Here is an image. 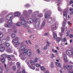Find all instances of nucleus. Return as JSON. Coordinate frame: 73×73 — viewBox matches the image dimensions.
Here are the masks:
<instances>
[{
	"instance_id": "f257e3e1",
	"label": "nucleus",
	"mask_w": 73,
	"mask_h": 73,
	"mask_svg": "<svg viewBox=\"0 0 73 73\" xmlns=\"http://www.w3.org/2000/svg\"><path fill=\"white\" fill-rule=\"evenodd\" d=\"M27 55L29 56H31L32 54V53L31 50L29 49L28 50H27V49H25L23 51V54L24 55H27Z\"/></svg>"
},
{
	"instance_id": "f03ea898",
	"label": "nucleus",
	"mask_w": 73,
	"mask_h": 73,
	"mask_svg": "<svg viewBox=\"0 0 73 73\" xmlns=\"http://www.w3.org/2000/svg\"><path fill=\"white\" fill-rule=\"evenodd\" d=\"M18 38L17 37H15V38L13 40V41L15 43L14 44V45L15 46H17V45L20 44V43L18 42L19 40H17Z\"/></svg>"
},
{
	"instance_id": "7ed1b4c3",
	"label": "nucleus",
	"mask_w": 73,
	"mask_h": 73,
	"mask_svg": "<svg viewBox=\"0 0 73 73\" xmlns=\"http://www.w3.org/2000/svg\"><path fill=\"white\" fill-rule=\"evenodd\" d=\"M7 23L8 24H5L4 26L5 27H7V28H9L11 27V24H12V21L11 20H9L7 21Z\"/></svg>"
},
{
	"instance_id": "20e7f679",
	"label": "nucleus",
	"mask_w": 73,
	"mask_h": 73,
	"mask_svg": "<svg viewBox=\"0 0 73 73\" xmlns=\"http://www.w3.org/2000/svg\"><path fill=\"white\" fill-rule=\"evenodd\" d=\"M12 18H13V15L12 14H9L8 16H7L6 17V19L7 20L12 19Z\"/></svg>"
},
{
	"instance_id": "39448f33",
	"label": "nucleus",
	"mask_w": 73,
	"mask_h": 73,
	"mask_svg": "<svg viewBox=\"0 0 73 73\" xmlns=\"http://www.w3.org/2000/svg\"><path fill=\"white\" fill-rule=\"evenodd\" d=\"M67 11L66 10H64V13H63V15L64 16V19H66L67 18Z\"/></svg>"
},
{
	"instance_id": "423d86ee",
	"label": "nucleus",
	"mask_w": 73,
	"mask_h": 73,
	"mask_svg": "<svg viewBox=\"0 0 73 73\" xmlns=\"http://www.w3.org/2000/svg\"><path fill=\"white\" fill-rule=\"evenodd\" d=\"M40 22L39 21L37 22L35 24L34 27L35 28H38L40 25Z\"/></svg>"
},
{
	"instance_id": "0eeeda50",
	"label": "nucleus",
	"mask_w": 73,
	"mask_h": 73,
	"mask_svg": "<svg viewBox=\"0 0 73 73\" xmlns=\"http://www.w3.org/2000/svg\"><path fill=\"white\" fill-rule=\"evenodd\" d=\"M66 53L68 55H69V56L72 55V51H71L70 50H68L66 51Z\"/></svg>"
},
{
	"instance_id": "6e6552de",
	"label": "nucleus",
	"mask_w": 73,
	"mask_h": 73,
	"mask_svg": "<svg viewBox=\"0 0 73 73\" xmlns=\"http://www.w3.org/2000/svg\"><path fill=\"white\" fill-rule=\"evenodd\" d=\"M21 14V13L19 12H17L14 14V16L16 17L17 16L19 17L20 15Z\"/></svg>"
},
{
	"instance_id": "1a4fd4ad",
	"label": "nucleus",
	"mask_w": 73,
	"mask_h": 73,
	"mask_svg": "<svg viewBox=\"0 0 73 73\" xmlns=\"http://www.w3.org/2000/svg\"><path fill=\"white\" fill-rule=\"evenodd\" d=\"M27 23H33V19H29L27 21Z\"/></svg>"
},
{
	"instance_id": "9d476101",
	"label": "nucleus",
	"mask_w": 73,
	"mask_h": 73,
	"mask_svg": "<svg viewBox=\"0 0 73 73\" xmlns=\"http://www.w3.org/2000/svg\"><path fill=\"white\" fill-rule=\"evenodd\" d=\"M8 55L6 54H3L1 55V57H2L3 58H6L7 57Z\"/></svg>"
},
{
	"instance_id": "9b49d317",
	"label": "nucleus",
	"mask_w": 73,
	"mask_h": 73,
	"mask_svg": "<svg viewBox=\"0 0 73 73\" xmlns=\"http://www.w3.org/2000/svg\"><path fill=\"white\" fill-rule=\"evenodd\" d=\"M25 48V45L22 46L20 48V50L21 51H23L24 50Z\"/></svg>"
},
{
	"instance_id": "f8f14e48",
	"label": "nucleus",
	"mask_w": 73,
	"mask_h": 73,
	"mask_svg": "<svg viewBox=\"0 0 73 73\" xmlns=\"http://www.w3.org/2000/svg\"><path fill=\"white\" fill-rule=\"evenodd\" d=\"M66 68L68 70H70L72 68V66L69 65V66H66Z\"/></svg>"
},
{
	"instance_id": "ddd939ff",
	"label": "nucleus",
	"mask_w": 73,
	"mask_h": 73,
	"mask_svg": "<svg viewBox=\"0 0 73 73\" xmlns=\"http://www.w3.org/2000/svg\"><path fill=\"white\" fill-rule=\"evenodd\" d=\"M49 16L50 15L49 13H46L45 14V18L47 19V18H48V17H49Z\"/></svg>"
},
{
	"instance_id": "4468645a",
	"label": "nucleus",
	"mask_w": 73,
	"mask_h": 73,
	"mask_svg": "<svg viewBox=\"0 0 73 73\" xmlns=\"http://www.w3.org/2000/svg\"><path fill=\"white\" fill-rule=\"evenodd\" d=\"M52 33L53 34V36H54V38L55 39L57 37V34L53 32H52Z\"/></svg>"
},
{
	"instance_id": "2eb2a0df",
	"label": "nucleus",
	"mask_w": 73,
	"mask_h": 73,
	"mask_svg": "<svg viewBox=\"0 0 73 73\" xmlns=\"http://www.w3.org/2000/svg\"><path fill=\"white\" fill-rule=\"evenodd\" d=\"M5 50V47H1L0 48V50L1 52H4Z\"/></svg>"
},
{
	"instance_id": "dca6fc26",
	"label": "nucleus",
	"mask_w": 73,
	"mask_h": 73,
	"mask_svg": "<svg viewBox=\"0 0 73 73\" xmlns=\"http://www.w3.org/2000/svg\"><path fill=\"white\" fill-rule=\"evenodd\" d=\"M57 26L55 25H54L53 26H52V28L53 30H54V29H56L57 28Z\"/></svg>"
},
{
	"instance_id": "f3484780",
	"label": "nucleus",
	"mask_w": 73,
	"mask_h": 73,
	"mask_svg": "<svg viewBox=\"0 0 73 73\" xmlns=\"http://www.w3.org/2000/svg\"><path fill=\"white\" fill-rule=\"evenodd\" d=\"M5 47H9L10 46V43H7L5 44Z\"/></svg>"
},
{
	"instance_id": "a211bd4d",
	"label": "nucleus",
	"mask_w": 73,
	"mask_h": 73,
	"mask_svg": "<svg viewBox=\"0 0 73 73\" xmlns=\"http://www.w3.org/2000/svg\"><path fill=\"white\" fill-rule=\"evenodd\" d=\"M21 23L22 25H25L27 23V22H26L25 21H24V20L22 21Z\"/></svg>"
},
{
	"instance_id": "6ab92c4d",
	"label": "nucleus",
	"mask_w": 73,
	"mask_h": 73,
	"mask_svg": "<svg viewBox=\"0 0 73 73\" xmlns=\"http://www.w3.org/2000/svg\"><path fill=\"white\" fill-rule=\"evenodd\" d=\"M6 40V41H9L10 40V37L9 36H7L6 38V39H5Z\"/></svg>"
},
{
	"instance_id": "aec40b11",
	"label": "nucleus",
	"mask_w": 73,
	"mask_h": 73,
	"mask_svg": "<svg viewBox=\"0 0 73 73\" xmlns=\"http://www.w3.org/2000/svg\"><path fill=\"white\" fill-rule=\"evenodd\" d=\"M2 44H5L7 42V40L5 39H3L2 40Z\"/></svg>"
},
{
	"instance_id": "412c9836",
	"label": "nucleus",
	"mask_w": 73,
	"mask_h": 73,
	"mask_svg": "<svg viewBox=\"0 0 73 73\" xmlns=\"http://www.w3.org/2000/svg\"><path fill=\"white\" fill-rule=\"evenodd\" d=\"M17 25L18 26V27H20V26H21V23L20 22H18L17 24Z\"/></svg>"
},
{
	"instance_id": "4be33fe9",
	"label": "nucleus",
	"mask_w": 73,
	"mask_h": 73,
	"mask_svg": "<svg viewBox=\"0 0 73 73\" xmlns=\"http://www.w3.org/2000/svg\"><path fill=\"white\" fill-rule=\"evenodd\" d=\"M56 64L58 66H59L60 68H61V65L60 64V63L59 62H56Z\"/></svg>"
},
{
	"instance_id": "5701e85b",
	"label": "nucleus",
	"mask_w": 73,
	"mask_h": 73,
	"mask_svg": "<svg viewBox=\"0 0 73 73\" xmlns=\"http://www.w3.org/2000/svg\"><path fill=\"white\" fill-rule=\"evenodd\" d=\"M7 58L8 60H9V61H12V58H11V56H8Z\"/></svg>"
},
{
	"instance_id": "b1692460",
	"label": "nucleus",
	"mask_w": 73,
	"mask_h": 73,
	"mask_svg": "<svg viewBox=\"0 0 73 73\" xmlns=\"http://www.w3.org/2000/svg\"><path fill=\"white\" fill-rule=\"evenodd\" d=\"M50 66L52 68H54V65H53V62H51L50 64Z\"/></svg>"
},
{
	"instance_id": "393cba45",
	"label": "nucleus",
	"mask_w": 73,
	"mask_h": 73,
	"mask_svg": "<svg viewBox=\"0 0 73 73\" xmlns=\"http://www.w3.org/2000/svg\"><path fill=\"white\" fill-rule=\"evenodd\" d=\"M29 68H31V69H33V70H35V67L33 66H30Z\"/></svg>"
},
{
	"instance_id": "a878e982",
	"label": "nucleus",
	"mask_w": 73,
	"mask_h": 73,
	"mask_svg": "<svg viewBox=\"0 0 73 73\" xmlns=\"http://www.w3.org/2000/svg\"><path fill=\"white\" fill-rule=\"evenodd\" d=\"M7 50L9 52H12V49L10 48H8L7 49Z\"/></svg>"
},
{
	"instance_id": "bb28decb",
	"label": "nucleus",
	"mask_w": 73,
	"mask_h": 73,
	"mask_svg": "<svg viewBox=\"0 0 73 73\" xmlns=\"http://www.w3.org/2000/svg\"><path fill=\"white\" fill-rule=\"evenodd\" d=\"M24 27H25V28L28 29L29 28V26L28 25L26 24V25H24Z\"/></svg>"
},
{
	"instance_id": "cd10ccee",
	"label": "nucleus",
	"mask_w": 73,
	"mask_h": 73,
	"mask_svg": "<svg viewBox=\"0 0 73 73\" xmlns=\"http://www.w3.org/2000/svg\"><path fill=\"white\" fill-rule=\"evenodd\" d=\"M38 17H40V18H41L43 16V15L42 14L40 13L38 15Z\"/></svg>"
},
{
	"instance_id": "c85d7f7f",
	"label": "nucleus",
	"mask_w": 73,
	"mask_h": 73,
	"mask_svg": "<svg viewBox=\"0 0 73 73\" xmlns=\"http://www.w3.org/2000/svg\"><path fill=\"white\" fill-rule=\"evenodd\" d=\"M17 65L18 68L19 67H20V64L19 62H17Z\"/></svg>"
},
{
	"instance_id": "c756f323",
	"label": "nucleus",
	"mask_w": 73,
	"mask_h": 73,
	"mask_svg": "<svg viewBox=\"0 0 73 73\" xmlns=\"http://www.w3.org/2000/svg\"><path fill=\"white\" fill-rule=\"evenodd\" d=\"M45 24V22H44L42 24L41 28H43Z\"/></svg>"
},
{
	"instance_id": "7c9ffc66",
	"label": "nucleus",
	"mask_w": 73,
	"mask_h": 73,
	"mask_svg": "<svg viewBox=\"0 0 73 73\" xmlns=\"http://www.w3.org/2000/svg\"><path fill=\"white\" fill-rule=\"evenodd\" d=\"M13 70H16V66L14 65L13 66Z\"/></svg>"
},
{
	"instance_id": "2f4dec72",
	"label": "nucleus",
	"mask_w": 73,
	"mask_h": 73,
	"mask_svg": "<svg viewBox=\"0 0 73 73\" xmlns=\"http://www.w3.org/2000/svg\"><path fill=\"white\" fill-rule=\"evenodd\" d=\"M69 32H70V31L68 30L67 31V33H66V35L67 36H68L69 35Z\"/></svg>"
},
{
	"instance_id": "473e14b6",
	"label": "nucleus",
	"mask_w": 73,
	"mask_h": 73,
	"mask_svg": "<svg viewBox=\"0 0 73 73\" xmlns=\"http://www.w3.org/2000/svg\"><path fill=\"white\" fill-rule=\"evenodd\" d=\"M16 36V35L14 33H12L11 34V36L13 38H15Z\"/></svg>"
},
{
	"instance_id": "72a5a7b5",
	"label": "nucleus",
	"mask_w": 73,
	"mask_h": 73,
	"mask_svg": "<svg viewBox=\"0 0 73 73\" xmlns=\"http://www.w3.org/2000/svg\"><path fill=\"white\" fill-rule=\"evenodd\" d=\"M2 62H4L5 61V58H3L1 60Z\"/></svg>"
},
{
	"instance_id": "f704fd0d",
	"label": "nucleus",
	"mask_w": 73,
	"mask_h": 73,
	"mask_svg": "<svg viewBox=\"0 0 73 73\" xmlns=\"http://www.w3.org/2000/svg\"><path fill=\"white\" fill-rule=\"evenodd\" d=\"M13 64V62H8V64H9V66H10L11 65H12Z\"/></svg>"
},
{
	"instance_id": "c9c22d12",
	"label": "nucleus",
	"mask_w": 73,
	"mask_h": 73,
	"mask_svg": "<svg viewBox=\"0 0 73 73\" xmlns=\"http://www.w3.org/2000/svg\"><path fill=\"white\" fill-rule=\"evenodd\" d=\"M20 19L21 21H23L24 20V18L23 17H21L20 18Z\"/></svg>"
},
{
	"instance_id": "e433bc0d",
	"label": "nucleus",
	"mask_w": 73,
	"mask_h": 73,
	"mask_svg": "<svg viewBox=\"0 0 73 73\" xmlns=\"http://www.w3.org/2000/svg\"><path fill=\"white\" fill-rule=\"evenodd\" d=\"M33 13H35V14L36 15H38V14L39 13V12L38 11H36Z\"/></svg>"
},
{
	"instance_id": "4c0bfd02",
	"label": "nucleus",
	"mask_w": 73,
	"mask_h": 73,
	"mask_svg": "<svg viewBox=\"0 0 73 73\" xmlns=\"http://www.w3.org/2000/svg\"><path fill=\"white\" fill-rule=\"evenodd\" d=\"M40 69L42 70H45V68L43 66L41 67Z\"/></svg>"
},
{
	"instance_id": "58836bf2",
	"label": "nucleus",
	"mask_w": 73,
	"mask_h": 73,
	"mask_svg": "<svg viewBox=\"0 0 73 73\" xmlns=\"http://www.w3.org/2000/svg\"><path fill=\"white\" fill-rule=\"evenodd\" d=\"M38 60V58H35V60H34V62H37Z\"/></svg>"
},
{
	"instance_id": "ea45409f",
	"label": "nucleus",
	"mask_w": 73,
	"mask_h": 73,
	"mask_svg": "<svg viewBox=\"0 0 73 73\" xmlns=\"http://www.w3.org/2000/svg\"><path fill=\"white\" fill-rule=\"evenodd\" d=\"M3 35L2 33H0V38H2L3 37Z\"/></svg>"
},
{
	"instance_id": "a19ab883",
	"label": "nucleus",
	"mask_w": 73,
	"mask_h": 73,
	"mask_svg": "<svg viewBox=\"0 0 73 73\" xmlns=\"http://www.w3.org/2000/svg\"><path fill=\"white\" fill-rule=\"evenodd\" d=\"M36 16V15L35 14V13H33L32 16V17H35Z\"/></svg>"
},
{
	"instance_id": "79ce46f5",
	"label": "nucleus",
	"mask_w": 73,
	"mask_h": 73,
	"mask_svg": "<svg viewBox=\"0 0 73 73\" xmlns=\"http://www.w3.org/2000/svg\"><path fill=\"white\" fill-rule=\"evenodd\" d=\"M58 9L59 11H60V12H61V11H62V9L60 8V6H58Z\"/></svg>"
},
{
	"instance_id": "37998d69",
	"label": "nucleus",
	"mask_w": 73,
	"mask_h": 73,
	"mask_svg": "<svg viewBox=\"0 0 73 73\" xmlns=\"http://www.w3.org/2000/svg\"><path fill=\"white\" fill-rule=\"evenodd\" d=\"M64 59H65V60H67V57H66V55L64 54Z\"/></svg>"
},
{
	"instance_id": "c03bdc74",
	"label": "nucleus",
	"mask_w": 73,
	"mask_h": 73,
	"mask_svg": "<svg viewBox=\"0 0 73 73\" xmlns=\"http://www.w3.org/2000/svg\"><path fill=\"white\" fill-rule=\"evenodd\" d=\"M30 63L31 65H34V62L32 60H31L30 61Z\"/></svg>"
},
{
	"instance_id": "a18cd8bd",
	"label": "nucleus",
	"mask_w": 73,
	"mask_h": 73,
	"mask_svg": "<svg viewBox=\"0 0 73 73\" xmlns=\"http://www.w3.org/2000/svg\"><path fill=\"white\" fill-rule=\"evenodd\" d=\"M57 41L58 42H60V41H61V38H59L57 39Z\"/></svg>"
},
{
	"instance_id": "49530a36",
	"label": "nucleus",
	"mask_w": 73,
	"mask_h": 73,
	"mask_svg": "<svg viewBox=\"0 0 73 73\" xmlns=\"http://www.w3.org/2000/svg\"><path fill=\"white\" fill-rule=\"evenodd\" d=\"M26 62H27V64L28 65V66L29 67L31 66V65H30V63H29V62H27V60L26 61Z\"/></svg>"
},
{
	"instance_id": "de8ad7c7",
	"label": "nucleus",
	"mask_w": 73,
	"mask_h": 73,
	"mask_svg": "<svg viewBox=\"0 0 73 73\" xmlns=\"http://www.w3.org/2000/svg\"><path fill=\"white\" fill-rule=\"evenodd\" d=\"M64 31H65V28L64 27H62V32L63 33L64 32Z\"/></svg>"
},
{
	"instance_id": "09e8293b",
	"label": "nucleus",
	"mask_w": 73,
	"mask_h": 73,
	"mask_svg": "<svg viewBox=\"0 0 73 73\" xmlns=\"http://www.w3.org/2000/svg\"><path fill=\"white\" fill-rule=\"evenodd\" d=\"M36 67H40V66H41L40 65V64H36Z\"/></svg>"
},
{
	"instance_id": "8fccbe9b",
	"label": "nucleus",
	"mask_w": 73,
	"mask_h": 73,
	"mask_svg": "<svg viewBox=\"0 0 73 73\" xmlns=\"http://www.w3.org/2000/svg\"><path fill=\"white\" fill-rule=\"evenodd\" d=\"M49 43L48 42H47V44H46V46H49Z\"/></svg>"
},
{
	"instance_id": "3c124183",
	"label": "nucleus",
	"mask_w": 73,
	"mask_h": 73,
	"mask_svg": "<svg viewBox=\"0 0 73 73\" xmlns=\"http://www.w3.org/2000/svg\"><path fill=\"white\" fill-rule=\"evenodd\" d=\"M3 72V70L2 69V68L0 67V73H2Z\"/></svg>"
},
{
	"instance_id": "603ef678",
	"label": "nucleus",
	"mask_w": 73,
	"mask_h": 73,
	"mask_svg": "<svg viewBox=\"0 0 73 73\" xmlns=\"http://www.w3.org/2000/svg\"><path fill=\"white\" fill-rule=\"evenodd\" d=\"M37 20H38V18H36L34 19V21H37Z\"/></svg>"
},
{
	"instance_id": "864d4df0",
	"label": "nucleus",
	"mask_w": 73,
	"mask_h": 73,
	"mask_svg": "<svg viewBox=\"0 0 73 73\" xmlns=\"http://www.w3.org/2000/svg\"><path fill=\"white\" fill-rule=\"evenodd\" d=\"M23 14H25V13H27V11H24L23 12Z\"/></svg>"
},
{
	"instance_id": "5fc2aeb1",
	"label": "nucleus",
	"mask_w": 73,
	"mask_h": 73,
	"mask_svg": "<svg viewBox=\"0 0 73 73\" xmlns=\"http://www.w3.org/2000/svg\"><path fill=\"white\" fill-rule=\"evenodd\" d=\"M17 32V29H15L14 31V33H16Z\"/></svg>"
},
{
	"instance_id": "6e6d98bb",
	"label": "nucleus",
	"mask_w": 73,
	"mask_h": 73,
	"mask_svg": "<svg viewBox=\"0 0 73 73\" xmlns=\"http://www.w3.org/2000/svg\"><path fill=\"white\" fill-rule=\"evenodd\" d=\"M66 24V23H64V22L63 24V27H65Z\"/></svg>"
},
{
	"instance_id": "4d7b16f0",
	"label": "nucleus",
	"mask_w": 73,
	"mask_h": 73,
	"mask_svg": "<svg viewBox=\"0 0 73 73\" xmlns=\"http://www.w3.org/2000/svg\"><path fill=\"white\" fill-rule=\"evenodd\" d=\"M63 68H64V69H65V68H66V66H65V65L64 64H63Z\"/></svg>"
},
{
	"instance_id": "13d9d810",
	"label": "nucleus",
	"mask_w": 73,
	"mask_h": 73,
	"mask_svg": "<svg viewBox=\"0 0 73 73\" xmlns=\"http://www.w3.org/2000/svg\"><path fill=\"white\" fill-rule=\"evenodd\" d=\"M73 36V35L72 34H71L70 35V38H72Z\"/></svg>"
},
{
	"instance_id": "bf43d9fd",
	"label": "nucleus",
	"mask_w": 73,
	"mask_h": 73,
	"mask_svg": "<svg viewBox=\"0 0 73 73\" xmlns=\"http://www.w3.org/2000/svg\"><path fill=\"white\" fill-rule=\"evenodd\" d=\"M37 51L38 53H40V50L39 49Z\"/></svg>"
},
{
	"instance_id": "052dcab7",
	"label": "nucleus",
	"mask_w": 73,
	"mask_h": 73,
	"mask_svg": "<svg viewBox=\"0 0 73 73\" xmlns=\"http://www.w3.org/2000/svg\"><path fill=\"white\" fill-rule=\"evenodd\" d=\"M73 3V1L71 0L70 1V4H71Z\"/></svg>"
},
{
	"instance_id": "680f3d73",
	"label": "nucleus",
	"mask_w": 73,
	"mask_h": 73,
	"mask_svg": "<svg viewBox=\"0 0 73 73\" xmlns=\"http://www.w3.org/2000/svg\"><path fill=\"white\" fill-rule=\"evenodd\" d=\"M29 13H32V11L31 10H30L29 11Z\"/></svg>"
},
{
	"instance_id": "e2e57ef3",
	"label": "nucleus",
	"mask_w": 73,
	"mask_h": 73,
	"mask_svg": "<svg viewBox=\"0 0 73 73\" xmlns=\"http://www.w3.org/2000/svg\"><path fill=\"white\" fill-rule=\"evenodd\" d=\"M22 73H25V70L23 69V70L22 71Z\"/></svg>"
},
{
	"instance_id": "0e129e2a",
	"label": "nucleus",
	"mask_w": 73,
	"mask_h": 73,
	"mask_svg": "<svg viewBox=\"0 0 73 73\" xmlns=\"http://www.w3.org/2000/svg\"><path fill=\"white\" fill-rule=\"evenodd\" d=\"M25 6H26V7H29V4H27Z\"/></svg>"
},
{
	"instance_id": "69168bd1",
	"label": "nucleus",
	"mask_w": 73,
	"mask_h": 73,
	"mask_svg": "<svg viewBox=\"0 0 73 73\" xmlns=\"http://www.w3.org/2000/svg\"><path fill=\"white\" fill-rule=\"evenodd\" d=\"M68 25H70V24H71V23H70V22L68 21Z\"/></svg>"
},
{
	"instance_id": "338daca9",
	"label": "nucleus",
	"mask_w": 73,
	"mask_h": 73,
	"mask_svg": "<svg viewBox=\"0 0 73 73\" xmlns=\"http://www.w3.org/2000/svg\"><path fill=\"white\" fill-rule=\"evenodd\" d=\"M47 47L46 46H45L44 48V49H47Z\"/></svg>"
},
{
	"instance_id": "774afa93",
	"label": "nucleus",
	"mask_w": 73,
	"mask_h": 73,
	"mask_svg": "<svg viewBox=\"0 0 73 73\" xmlns=\"http://www.w3.org/2000/svg\"><path fill=\"white\" fill-rule=\"evenodd\" d=\"M45 73H49V72L48 71H46L45 72Z\"/></svg>"
}]
</instances>
